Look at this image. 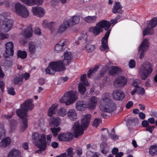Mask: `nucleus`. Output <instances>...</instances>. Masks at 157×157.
Listing matches in <instances>:
<instances>
[{
	"label": "nucleus",
	"mask_w": 157,
	"mask_h": 157,
	"mask_svg": "<svg viewBox=\"0 0 157 157\" xmlns=\"http://www.w3.org/2000/svg\"><path fill=\"white\" fill-rule=\"evenodd\" d=\"M33 100L32 99H27L25 102L21 104V107L22 108L17 109L16 113L17 116L23 119V125L21 126V129L23 132L25 131L28 127V120L27 118V113L29 110H31L34 107L33 103Z\"/></svg>",
	"instance_id": "1"
},
{
	"label": "nucleus",
	"mask_w": 157,
	"mask_h": 157,
	"mask_svg": "<svg viewBox=\"0 0 157 157\" xmlns=\"http://www.w3.org/2000/svg\"><path fill=\"white\" fill-rule=\"evenodd\" d=\"M99 108L102 111L109 113H111L116 109V104L112 100L109 93L106 92L102 94Z\"/></svg>",
	"instance_id": "2"
},
{
	"label": "nucleus",
	"mask_w": 157,
	"mask_h": 157,
	"mask_svg": "<svg viewBox=\"0 0 157 157\" xmlns=\"http://www.w3.org/2000/svg\"><path fill=\"white\" fill-rule=\"evenodd\" d=\"M32 138L34 144L39 148L36 151V153L42 154L47 147L45 134H40L37 132H34L32 134Z\"/></svg>",
	"instance_id": "3"
},
{
	"label": "nucleus",
	"mask_w": 157,
	"mask_h": 157,
	"mask_svg": "<svg viewBox=\"0 0 157 157\" xmlns=\"http://www.w3.org/2000/svg\"><path fill=\"white\" fill-rule=\"evenodd\" d=\"M91 116L90 114H86L84 117L81 121L82 125H80L79 123L75 122L73 128L74 132L76 137L83 134L84 132V128L86 129L90 122Z\"/></svg>",
	"instance_id": "4"
},
{
	"label": "nucleus",
	"mask_w": 157,
	"mask_h": 157,
	"mask_svg": "<svg viewBox=\"0 0 157 157\" xmlns=\"http://www.w3.org/2000/svg\"><path fill=\"white\" fill-rule=\"evenodd\" d=\"M111 26V24L108 21L103 20L99 21L95 26L90 27L89 31L92 33L94 36H96L103 32V29L106 31L109 30Z\"/></svg>",
	"instance_id": "5"
},
{
	"label": "nucleus",
	"mask_w": 157,
	"mask_h": 157,
	"mask_svg": "<svg viewBox=\"0 0 157 157\" xmlns=\"http://www.w3.org/2000/svg\"><path fill=\"white\" fill-rule=\"evenodd\" d=\"M66 69L63 62L59 60L51 62L45 71L47 74L54 75L56 71H63Z\"/></svg>",
	"instance_id": "6"
},
{
	"label": "nucleus",
	"mask_w": 157,
	"mask_h": 157,
	"mask_svg": "<svg viewBox=\"0 0 157 157\" xmlns=\"http://www.w3.org/2000/svg\"><path fill=\"white\" fill-rule=\"evenodd\" d=\"M78 98L76 92L73 91H68L64 94L60 100L61 103H66L67 105L73 103Z\"/></svg>",
	"instance_id": "7"
},
{
	"label": "nucleus",
	"mask_w": 157,
	"mask_h": 157,
	"mask_svg": "<svg viewBox=\"0 0 157 157\" xmlns=\"http://www.w3.org/2000/svg\"><path fill=\"white\" fill-rule=\"evenodd\" d=\"M157 25V17L152 18L147 23V26L144 29L143 32L144 36L147 34L153 35L154 33L153 28Z\"/></svg>",
	"instance_id": "8"
},
{
	"label": "nucleus",
	"mask_w": 157,
	"mask_h": 157,
	"mask_svg": "<svg viewBox=\"0 0 157 157\" xmlns=\"http://www.w3.org/2000/svg\"><path fill=\"white\" fill-rule=\"evenodd\" d=\"M15 12L18 15L24 18H26L29 16V11L24 5L17 3L15 5Z\"/></svg>",
	"instance_id": "9"
},
{
	"label": "nucleus",
	"mask_w": 157,
	"mask_h": 157,
	"mask_svg": "<svg viewBox=\"0 0 157 157\" xmlns=\"http://www.w3.org/2000/svg\"><path fill=\"white\" fill-rule=\"evenodd\" d=\"M68 40L66 39H63L56 44L54 49L56 53L63 52L67 47Z\"/></svg>",
	"instance_id": "10"
},
{
	"label": "nucleus",
	"mask_w": 157,
	"mask_h": 157,
	"mask_svg": "<svg viewBox=\"0 0 157 157\" xmlns=\"http://www.w3.org/2000/svg\"><path fill=\"white\" fill-rule=\"evenodd\" d=\"M140 71L142 72L141 78L142 79L145 80L146 79L150 74L152 71L153 69L151 64L148 63L146 67L143 66L140 68Z\"/></svg>",
	"instance_id": "11"
},
{
	"label": "nucleus",
	"mask_w": 157,
	"mask_h": 157,
	"mask_svg": "<svg viewBox=\"0 0 157 157\" xmlns=\"http://www.w3.org/2000/svg\"><path fill=\"white\" fill-rule=\"evenodd\" d=\"M6 50L3 56L5 58H9L10 56L14 54L13 44L12 42H9L5 44Z\"/></svg>",
	"instance_id": "12"
},
{
	"label": "nucleus",
	"mask_w": 157,
	"mask_h": 157,
	"mask_svg": "<svg viewBox=\"0 0 157 157\" xmlns=\"http://www.w3.org/2000/svg\"><path fill=\"white\" fill-rule=\"evenodd\" d=\"M149 47V43L148 40L146 38L143 41L139 47V51H141L139 58L140 59H143L144 57V52L146 51L148 48Z\"/></svg>",
	"instance_id": "13"
},
{
	"label": "nucleus",
	"mask_w": 157,
	"mask_h": 157,
	"mask_svg": "<svg viewBox=\"0 0 157 157\" xmlns=\"http://www.w3.org/2000/svg\"><path fill=\"white\" fill-rule=\"evenodd\" d=\"M13 21L11 19L5 18L2 22V27L5 32H7L12 28Z\"/></svg>",
	"instance_id": "14"
},
{
	"label": "nucleus",
	"mask_w": 157,
	"mask_h": 157,
	"mask_svg": "<svg viewBox=\"0 0 157 157\" xmlns=\"http://www.w3.org/2000/svg\"><path fill=\"white\" fill-rule=\"evenodd\" d=\"M113 98L115 100L121 101L125 97V94L123 91L118 89H115L112 94Z\"/></svg>",
	"instance_id": "15"
},
{
	"label": "nucleus",
	"mask_w": 157,
	"mask_h": 157,
	"mask_svg": "<svg viewBox=\"0 0 157 157\" xmlns=\"http://www.w3.org/2000/svg\"><path fill=\"white\" fill-rule=\"evenodd\" d=\"M127 82V79L123 76H120L116 78L114 81V85L117 84L119 87H122L125 86Z\"/></svg>",
	"instance_id": "16"
},
{
	"label": "nucleus",
	"mask_w": 157,
	"mask_h": 157,
	"mask_svg": "<svg viewBox=\"0 0 157 157\" xmlns=\"http://www.w3.org/2000/svg\"><path fill=\"white\" fill-rule=\"evenodd\" d=\"M32 11L34 15L40 17H43L45 14L44 9L41 7H33Z\"/></svg>",
	"instance_id": "17"
},
{
	"label": "nucleus",
	"mask_w": 157,
	"mask_h": 157,
	"mask_svg": "<svg viewBox=\"0 0 157 157\" xmlns=\"http://www.w3.org/2000/svg\"><path fill=\"white\" fill-rule=\"evenodd\" d=\"M23 3L28 6L35 5H40L43 2V0H20Z\"/></svg>",
	"instance_id": "18"
},
{
	"label": "nucleus",
	"mask_w": 157,
	"mask_h": 157,
	"mask_svg": "<svg viewBox=\"0 0 157 157\" xmlns=\"http://www.w3.org/2000/svg\"><path fill=\"white\" fill-rule=\"evenodd\" d=\"M63 62L65 65H68L71 63L72 59L71 53L69 51L65 52L64 54Z\"/></svg>",
	"instance_id": "19"
},
{
	"label": "nucleus",
	"mask_w": 157,
	"mask_h": 157,
	"mask_svg": "<svg viewBox=\"0 0 157 157\" xmlns=\"http://www.w3.org/2000/svg\"><path fill=\"white\" fill-rule=\"evenodd\" d=\"M122 6L120 2H116L112 8V12L114 13H118L121 14L123 12V11L122 9Z\"/></svg>",
	"instance_id": "20"
},
{
	"label": "nucleus",
	"mask_w": 157,
	"mask_h": 157,
	"mask_svg": "<svg viewBox=\"0 0 157 157\" xmlns=\"http://www.w3.org/2000/svg\"><path fill=\"white\" fill-rule=\"evenodd\" d=\"M33 32L32 25H29L23 31L24 37L26 39L31 37L33 35Z\"/></svg>",
	"instance_id": "21"
},
{
	"label": "nucleus",
	"mask_w": 157,
	"mask_h": 157,
	"mask_svg": "<svg viewBox=\"0 0 157 157\" xmlns=\"http://www.w3.org/2000/svg\"><path fill=\"white\" fill-rule=\"evenodd\" d=\"M69 23L67 21H64L63 23L59 27L58 29V32L62 33L67 30L69 26Z\"/></svg>",
	"instance_id": "22"
},
{
	"label": "nucleus",
	"mask_w": 157,
	"mask_h": 157,
	"mask_svg": "<svg viewBox=\"0 0 157 157\" xmlns=\"http://www.w3.org/2000/svg\"><path fill=\"white\" fill-rule=\"evenodd\" d=\"M101 152L104 154H106L109 151V147L105 142H102L100 145Z\"/></svg>",
	"instance_id": "23"
},
{
	"label": "nucleus",
	"mask_w": 157,
	"mask_h": 157,
	"mask_svg": "<svg viewBox=\"0 0 157 157\" xmlns=\"http://www.w3.org/2000/svg\"><path fill=\"white\" fill-rule=\"evenodd\" d=\"M86 107V105L84 101H78L76 104V109L78 111L84 110Z\"/></svg>",
	"instance_id": "24"
},
{
	"label": "nucleus",
	"mask_w": 157,
	"mask_h": 157,
	"mask_svg": "<svg viewBox=\"0 0 157 157\" xmlns=\"http://www.w3.org/2000/svg\"><path fill=\"white\" fill-rule=\"evenodd\" d=\"M97 99L96 97L93 96L90 99V101L88 105V108L90 109H94L97 103Z\"/></svg>",
	"instance_id": "25"
},
{
	"label": "nucleus",
	"mask_w": 157,
	"mask_h": 157,
	"mask_svg": "<svg viewBox=\"0 0 157 157\" xmlns=\"http://www.w3.org/2000/svg\"><path fill=\"white\" fill-rule=\"evenodd\" d=\"M68 118L72 121H75L77 118V116L75 110L73 109H70L68 112Z\"/></svg>",
	"instance_id": "26"
},
{
	"label": "nucleus",
	"mask_w": 157,
	"mask_h": 157,
	"mask_svg": "<svg viewBox=\"0 0 157 157\" xmlns=\"http://www.w3.org/2000/svg\"><path fill=\"white\" fill-rule=\"evenodd\" d=\"M60 119L59 117H51L49 120L51 126L57 127L60 124Z\"/></svg>",
	"instance_id": "27"
},
{
	"label": "nucleus",
	"mask_w": 157,
	"mask_h": 157,
	"mask_svg": "<svg viewBox=\"0 0 157 157\" xmlns=\"http://www.w3.org/2000/svg\"><path fill=\"white\" fill-rule=\"evenodd\" d=\"M8 157H21L20 151L19 150L13 149L9 152Z\"/></svg>",
	"instance_id": "28"
},
{
	"label": "nucleus",
	"mask_w": 157,
	"mask_h": 157,
	"mask_svg": "<svg viewBox=\"0 0 157 157\" xmlns=\"http://www.w3.org/2000/svg\"><path fill=\"white\" fill-rule=\"evenodd\" d=\"M121 71V69L120 68L116 66H112L109 71V74L111 75H114L119 74Z\"/></svg>",
	"instance_id": "29"
},
{
	"label": "nucleus",
	"mask_w": 157,
	"mask_h": 157,
	"mask_svg": "<svg viewBox=\"0 0 157 157\" xmlns=\"http://www.w3.org/2000/svg\"><path fill=\"white\" fill-rule=\"evenodd\" d=\"M11 140L9 137H6L2 140L0 143V146L3 148L9 145L11 143Z\"/></svg>",
	"instance_id": "30"
},
{
	"label": "nucleus",
	"mask_w": 157,
	"mask_h": 157,
	"mask_svg": "<svg viewBox=\"0 0 157 157\" xmlns=\"http://www.w3.org/2000/svg\"><path fill=\"white\" fill-rule=\"evenodd\" d=\"M58 107V105L56 104L52 105L49 108L48 112V115L49 117H51L56 112Z\"/></svg>",
	"instance_id": "31"
},
{
	"label": "nucleus",
	"mask_w": 157,
	"mask_h": 157,
	"mask_svg": "<svg viewBox=\"0 0 157 157\" xmlns=\"http://www.w3.org/2000/svg\"><path fill=\"white\" fill-rule=\"evenodd\" d=\"M80 17L78 16H74L67 21L72 25H74L78 23L80 21Z\"/></svg>",
	"instance_id": "32"
},
{
	"label": "nucleus",
	"mask_w": 157,
	"mask_h": 157,
	"mask_svg": "<svg viewBox=\"0 0 157 157\" xmlns=\"http://www.w3.org/2000/svg\"><path fill=\"white\" fill-rule=\"evenodd\" d=\"M111 29L108 30L104 35V36L101 39L102 44L108 45V39L110 33Z\"/></svg>",
	"instance_id": "33"
},
{
	"label": "nucleus",
	"mask_w": 157,
	"mask_h": 157,
	"mask_svg": "<svg viewBox=\"0 0 157 157\" xmlns=\"http://www.w3.org/2000/svg\"><path fill=\"white\" fill-rule=\"evenodd\" d=\"M17 58H20L24 59L26 58L27 53L25 51L19 50L17 52Z\"/></svg>",
	"instance_id": "34"
},
{
	"label": "nucleus",
	"mask_w": 157,
	"mask_h": 157,
	"mask_svg": "<svg viewBox=\"0 0 157 157\" xmlns=\"http://www.w3.org/2000/svg\"><path fill=\"white\" fill-rule=\"evenodd\" d=\"M97 17L96 16H88L85 17L84 20L88 23H93L96 21Z\"/></svg>",
	"instance_id": "35"
},
{
	"label": "nucleus",
	"mask_w": 157,
	"mask_h": 157,
	"mask_svg": "<svg viewBox=\"0 0 157 157\" xmlns=\"http://www.w3.org/2000/svg\"><path fill=\"white\" fill-rule=\"evenodd\" d=\"M29 48L31 54L33 55L35 53L36 51V46L33 42H31L29 43Z\"/></svg>",
	"instance_id": "36"
},
{
	"label": "nucleus",
	"mask_w": 157,
	"mask_h": 157,
	"mask_svg": "<svg viewBox=\"0 0 157 157\" xmlns=\"http://www.w3.org/2000/svg\"><path fill=\"white\" fill-rule=\"evenodd\" d=\"M149 154L153 156L157 154V147L156 145H152L150 147L149 150Z\"/></svg>",
	"instance_id": "37"
},
{
	"label": "nucleus",
	"mask_w": 157,
	"mask_h": 157,
	"mask_svg": "<svg viewBox=\"0 0 157 157\" xmlns=\"http://www.w3.org/2000/svg\"><path fill=\"white\" fill-rule=\"evenodd\" d=\"M83 84L80 82L78 85V92L82 94H85L86 90V87Z\"/></svg>",
	"instance_id": "38"
},
{
	"label": "nucleus",
	"mask_w": 157,
	"mask_h": 157,
	"mask_svg": "<svg viewBox=\"0 0 157 157\" xmlns=\"http://www.w3.org/2000/svg\"><path fill=\"white\" fill-rule=\"evenodd\" d=\"M67 114V112L64 108L61 107L58 110L57 115L59 116L64 117Z\"/></svg>",
	"instance_id": "39"
},
{
	"label": "nucleus",
	"mask_w": 157,
	"mask_h": 157,
	"mask_svg": "<svg viewBox=\"0 0 157 157\" xmlns=\"http://www.w3.org/2000/svg\"><path fill=\"white\" fill-rule=\"evenodd\" d=\"M85 49H86L88 52H91L94 50L95 47L94 45L87 44L85 47Z\"/></svg>",
	"instance_id": "40"
},
{
	"label": "nucleus",
	"mask_w": 157,
	"mask_h": 157,
	"mask_svg": "<svg viewBox=\"0 0 157 157\" xmlns=\"http://www.w3.org/2000/svg\"><path fill=\"white\" fill-rule=\"evenodd\" d=\"M60 128L59 127L57 128H51V131L54 136L56 137L58 135V132L60 130Z\"/></svg>",
	"instance_id": "41"
},
{
	"label": "nucleus",
	"mask_w": 157,
	"mask_h": 157,
	"mask_svg": "<svg viewBox=\"0 0 157 157\" xmlns=\"http://www.w3.org/2000/svg\"><path fill=\"white\" fill-rule=\"evenodd\" d=\"M86 75L84 74L82 75L81 77V80L83 83V84L86 86H89V83L86 79Z\"/></svg>",
	"instance_id": "42"
},
{
	"label": "nucleus",
	"mask_w": 157,
	"mask_h": 157,
	"mask_svg": "<svg viewBox=\"0 0 157 157\" xmlns=\"http://www.w3.org/2000/svg\"><path fill=\"white\" fill-rule=\"evenodd\" d=\"M58 139L60 141H65L67 140V138L65 137V133L59 134L58 137Z\"/></svg>",
	"instance_id": "43"
},
{
	"label": "nucleus",
	"mask_w": 157,
	"mask_h": 157,
	"mask_svg": "<svg viewBox=\"0 0 157 157\" xmlns=\"http://www.w3.org/2000/svg\"><path fill=\"white\" fill-rule=\"evenodd\" d=\"M73 149L72 147H69L67 150V157H73Z\"/></svg>",
	"instance_id": "44"
},
{
	"label": "nucleus",
	"mask_w": 157,
	"mask_h": 157,
	"mask_svg": "<svg viewBox=\"0 0 157 157\" xmlns=\"http://www.w3.org/2000/svg\"><path fill=\"white\" fill-rule=\"evenodd\" d=\"M23 78L22 76H19L16 77L14 78L15 84H18L20 82H22L23 81Z\"/></svg>",
	"instance_id": "45"
},
{
	"label": "nucleus",
	"mask_w": 157,
	"mask_h": 157,
	"mask_svg": "<svg viewBox=\"0 0 157 157\" xmlns=\"http://www.w3.org/2000/svg\"><path fill=\"white\" fill-rule=\"evenodd\" d=\"M99 48L101 51L105 50L106 52H108L109 50V46L107 44H102L100 47Z\"/></svg>",
	"instance_id": "46"
},
{
	"label": "nucleus",
	"mask_w": 157,
	"mask_h": 157,
	"mask_svg": "<svg viewBox=\"0 0 157 157\" xmlns=\"http://www.w3.org/2000/svg\"><path fill=\"white\" fill-rule=\"evenodd\" d=\"M137 94H144L145 93V90L144 89L139 86L137 87Z\"/></svg>",
	"instance_id": "47"
},
{
	"label": "nucleus",
	"mask_w": 157,
	"mask_h": 157,
	"mask_svg": "<svg viewBox=\"0 0 157 157\" xmlns=\"http://www.w3.org/2000/svg\"><path fill=\"white\" fill-rule=\"evenodd\" d=\"M65 137L67 138V140H66V141H68L72 138L73 135L70 132L65 133Z\"/></svg>",
	"instance_id": "48"
},
{
	"label": "nucleus",
	"mask_w": 157,
	"mask_h": 157,
	"mask_svg": "<svg viewBox=\"0 0 157 157\" xmlns=\"http://www.w3.org/2000/svg\"><path fill=\"white\" fill-rule=\"evenodd\" d=\"M55 24L56 23L52 21L49 22L48 23V26L47 28L49 29L52 32L53 29V27L55 25Z\"/></svg>",
	"instance_id": "49"
},
{
	"label": "nucleus",
	"mask_w": 157,
	"mask_h": 157,
	"mask_svg": "<svg viewBox=\"0 0 157 157\" xmlns=\"http://www.w3.org/2000/svg\"><path fill=\"white\" fill-rule=\"evenodd\" d=\"M136 65L135 61L133 59L131 60L129 63V67L131 68H133L135 67Z\"/></svg>",
	"instance_id": "50"
},
{
	"label": "nucleus",
	"mask_w": 157,
	"mask_h": 157,
	"mask_svg": "<svg viewBox=\"0 0 157 157\" xmlns=\"http://www.w3.org/2000/svg\"><path fill=\"white\" fill-rule=\"evenodd\" d=\"M8 93L12 95H14L16 94V93L14 90V88L13 87L10 88L8 89Z\"/></svg>",
	"instance_id": "51"
},
{
	"label": "nucleus",
	"mask_w": 157,
	"mask_h": 157,
	"mask_svg": "<svg viewBox=\"0 0 157 157\" xmlns=\"http://www.w3.org/2000/svg\"><path fill=\"white\" fill-rule=\"evenodd\" d=\"M155 127V126L154 125L152 126H148L147 127H146V130L149 132L151 133L154 130V128Z\"/></svg>",
	"instance_id": "52"
},
{
	"label": "nucleus",
	"mask_w": 157,
	"mask_h": 157,
	"mask_svg": "<svg viewBox=\"0 0 157 157\" xmlns=\"http://www.w3.org/2000/svg\"><path fill=\"white\" fill-rule=\"evenodd\" d=\"M100 120L99 118H96L94 121L93 125L97 127L99 124Z\"/></svg>",
	"instance_id": "53"
},
{
	"label": "nucleus",
	"mask_w": 157,
	"mask_h": 157,
	"mask_svg": "<svg viewBox=\"0 0 157 157\" xmlns=\"http://www.w3.org/2000/svg\"><path fill=\"white\" fill-rule=\"evenodd\" d=\"M141 125L143 127L146 128L149 125V122L147 120H143L142 121Z\"/></svg>",
	"instance_id": "54"
},
{
	"label": "nucleus",
	"mask_w": 157,
	"mask_h": 157,
	"mask_svg": "<svg viewBox=\"0 0 157 157\" xmlns=\"http://www.w3.org/2000/svg\"><path fill=\"white\" fill-rule=\"evenodd\" d=\"M131 123L134 125H137L139 123V120L137 118H135L133 120H131Z\"/></svg>",
	"instance_id": "55"
},
{
	"label": "nucleus",
	"mask_w": 157,
	"mask_h": 157,
	"mask_svg": "<svg viewBox=\"0 0 157 157\" xmlns=\"http://www.w3.org/2000/svg\"><path fill=\"white\" fill-rule=\"evenodd\" d=\"M0 37L1 40H4L9 37L8 35L4 33H2L0 34Z\"/></svg>",
	"instance_id": "56"
},
{
	"label": "nucleus",
	"mask_w": 157,
	"mask_h": 157,
	"mask_svg": "<svg viewBox=\"0 0 157 157\" xmlns=\"http://www.w3.org/2000/svg\"><path fill=\"white\" fill-rule=\"evenodd\" d=\"M133 104L132 101H129L128 102L126 105V107L127 109H129L133 105Z\"/></svg>",
	"instance_id": "57"
},
{
	"label": "nucleus",
	"mask_w": 157,
	"mask_h": 157,
	"mask_svg": "<svg viewBox=\"0 0 157 157\" xmlns=\"http://www.w3.org/2000/svg\"><path fill=\"white\" fill-rule=\"evenodd\" d=\"M109 136L111 139L113 140H116L118 139V136L115 134H114L112 135L110 133L109 134Z\"/></svg>",
	"instance_id": "58"
},
{
	"label": "nucleus",
	"mask_w": 157,
	"mask_h": 157,
	"mask_svg": "<svg viewBox=\"0 0 157 157\" xmlns=\"http://www.w3.org/2000/svg\"><path fill=\"white\" fill-rule=\"evenodd\" d=\"M49 23L47 20H44L42 23L43 26L44 28H47Z\"/></svg>",
	"instance_id": "59"
},
{
	"label": "nucleus",
	"mask_w": 157,
	"mask_h": 157,
	"mask_svg": "<svg viewBox=\"0 0 157 157\" xmlns=\"http://www.w3.org/2000/svg\"><path fill=\"white\" fill-rule=\"evenodd\" d=\"M30 75L29 74L25 73L23 74L22 77L23 78H24L25 80H27L30 77Z\"/></svg>",
	"instance_id": "60"
},
{
	"label": "nucleus",
	"mask_w": 157,
	"mask_h": 157,
	"mask_svg": "<svg viewBox=\"0 0 157 157\" xmlns=\"http://www.w3.org/2000/svg\"><path fill=\"white\" fill-rule=\"evenodd\" d=\"M51 146L54 148H56L58 147V143L56 142H53L51 143Z\"/></svg>",
	"instance_id": "61"
},
{
	"label": "nucleus",
	"mask_w": 157,
	"mask_h": 157,
	"mask_svg": "<svg viewBox=\"0 0 157 157\" xmlns=\"http://www.w3.org/2000/svg\"><path fill=\"white\" fill-rule=\"evenodd\" d=\"M5 136V131L4 129L0 130V139Z\"/></svg>",
	"instance_id": "62"
},
{
	"label": "nucleus",
	"mask_w": 157,
	"mask_h": 157,
	"mask_svg": "<svg viewBox=\"0 0 157 157\" xmlns=\"http://www.w3.org/2000/svg\"><path fill=\"white\" fill-rule=\"evenodd\" d=\"M34 33L37 35H40L41 33V30L39 28H37L35 29Z\"/></svg>",
	"instance_id": "63"
},
{
	"label": "nucleus",
	"mask_w": 157,
	"mask_h": 157,
	"mask_svg": "<svg viewBox=\"0 0 157 157\" xmlns=\"http://www.w3.org/2000/svg\"><path fill=\"white\" fill-rule=\"evenodd\" d=\"M119 151L118 149L116 147L113 148L112 151V152L113 155H115Z\"/></svg>",
	"instance_id": "64"
}]
</instances>
